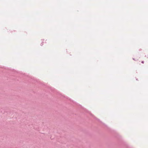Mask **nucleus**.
Segmentation results:
<instances>
[{
	"instance_id": "obj_1",
	"label": "nucleus",
	"mask_w": 148,
	"mask_h": 148,
	"mask_svg": "<svg viewBox=\"0 0 148 148\" xmlns=\"http://www.w3.org/2000/svg\"><path fill=\"white\" fill-rule=\"evenodd\" d=\"M141 62L142 63H144V62L142 61Z\"/></svg>"
}]
</instances>
